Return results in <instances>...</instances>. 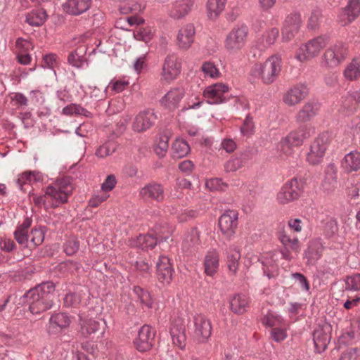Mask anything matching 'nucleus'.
Returning <instances> with one entry per match:
<instances>
[{"label":"nucleus","mask_w":360,"mask_h":360,"mask_svg":"<svg viewBox=\"0 0 360 360\" xmlns=\"http://www.w3.org/2000/svg\"><path fill=\"white\" fill-rule=\"evenodd\" d=\"M185 91L182 87L172 88L160 100L162 105L169 110H174L184 96Z\"/></svg>","instance_id":"21"},{"label":"nucleus","mask_w":360,"mask_h":360,"mask_svg":"<svg viewBox=\"0 0 360 360\" xmlns=\"http://www.w3.org/2000/svg\"><path fill=\"white\" fill-rule=\"evenodd\" d=\"M80 333L84 338H88L91 335L96 333L101 329V322L89 319H80Z\"/></svg>","instance_id":"36"},{"label":"nucleus","mask_w":360,"mask_h":360,"mask_svg":"<svg viewBox=\"0 0 360 360\" xmlns=\"http://www.w3.org/2000/svg\"><path fill=\"white\" fill-rule=\"evenodd\" d=\"M46 11L41 5L32 9L25 15V22L32 27H40L44 24L48 19Z\"/></svg>","instance_id":"29"},{"label":"nucleus","mask_w":360,"mask_h":360,"mask_svg":"<svg viewBox=\"0 0 360 360\" xmlns=\"http://www.w3.org/2000/svg\"><path fill=\"white\" fill-rule=\"evenodd\" d=\"M344 76L350 81L360 78V56L354 58L347 65L344 71Z\"/></svg>","instance_id":"40"},{"label":"nucleus","mask_w":360,"mask_h":360,"mask_svg":"<svg viewBox=\"0 0 360 360\" xmlns=\"http://www.w3.org/2000/svg\"><path fill=\"white\" fill-rule=\"evenodd\" d=\"M129 85V82L124 79H112L108 84V87L111 88L115 93H120L124 91Z\"/></svg>","instance_id":"58"},{"label":"nucleus","mask_w":360,"mask_h":360,"mask_svg":"<svg viewBox=\"0 0 360 360\" xmlns=\"http://www.w3.org/2000/svg\"><path fill=\"white\" fill-rule=\"evenodd\" d=\"M346 290L358 291L360 290V274H356L349 276L346 280Z\"/></svg>","instance_id":"53"},{"label":"nucleus","mask_w":360,"mask_h":360,"mask_svg":"<svg viewBox=\"0 0 360 360\" xmlns=\"http://www.w3.org/2000/svg\"><path fill=\"white\" fill-rule=\"evenodd\" d=\"M274 254L272 252L267 253L266 256L262 257L261 263L263 266L264 274L271 278L274 276V273L277 270L276 261L274 259Z\"/></svg>","instance_id":"38"},{"label":"nucleus","mask_w":360,"mask_h":360,"mask_svg":"<svg viewBox=\"0 0 360 360\" xmlns=\"http://www.w3.org/2000/svg\"><path fill=\"white\" fill-rule=\"evenodd\" d=\"M205 184L211 191H224L227 187V184L219 178L211 179Z\"/></svg>","instance_id":"54"},{"label":"nucleus","mask_w":360,"mask_h":360,"mask_svg":"<svg viewBox=\"0 0 360 360\" xmlns=\"http://www.w3.org/2000/svg\"><path fill=\"white\" fill-rule=\"evenodd\" d=\"M140 196L145 199H151L156 202H162L165 198V192L162 186L156 182L146 185L139 192Z\"/></svg>","instance_id":"20"},{"label":"nucleus","mask_w":360,"mask_h":360,"mask_svg":"<svg viewBox=\"0 0 360 360\" xmlns=\"http://www.w3.org/2000/svg\"><path fill=\"white\" fill-rule=\"evenodd\" d=\"M205 273L213 276L219 269V255L215 250L209 251L204 259Z\"/></svg>","instance_id":"32"},{"label":"nucleus","mask_w":360,"mask_h":360,"mask_svg":"<svg viewBox=\"0 0 360 360\" xmlns=\"http://www.w3.org/2000/svg\"><path fill=\"white\" fill-rule=\"evenodd\" d=\"M279 30L278 28L274 27L266 31L262 35V42L264 46H269L274 44L278 37Z\"/></svg>","instance_id":"49"},{"label":"nucleus","mask_w":360,"mask_h":360,"mask_svg":"<svg viewBox=\"0 0 360 360\" xmlns=\"http://www.w3.org/2000/svg\"><path fill=\"white\" fill-rule=\"evenodd\" d=\"M229 86L223 83H216L207 86L203 96L210 104H221L228 101L226 95L229 92Z\"/></svg>","instance_id":"10"},{"label":"nucleus","mask_w":360,"mask_h":360,"mask_svg":"<svg viewBox=\"0 0 360 360\" xmlns=\"http://www.w3.org/2000/svg\"><path fill=\"white\" fill-rule=\"evenodd\" d=\"M157 238L159 243L167 241V240L170 237L173 229L172 226H169L167 224H157L153 230L150 231Z\"/></svg>","instance_id":"42"},{"label":"nucleus","mask_w":360,"mask_h":360,"mask_svg":"<svg viewBox=\"0 0 360 360\" xmlns=\"http://www.w3.org/2000/svg\"><path fill=\"white\" fill-rule=\"evenodd\" d=\"M249 30L245 25H236L227 34L224 45L227 53L236 54L245 46L247 41Z\"/></svg>","instance_id":"4"},{"label":"nucleus","mask_w":360,"mask_h":360,"mask_svg":"<svg viewBox=\"0 0 360 360\" xmlns=\"http://www.w3.org/2000/svg\"><path fill=\"white\" fill-rule=\"evenodd\" d=\"M238 214L236 210L226 211L219 219V226L223 236L231 240L238 226Z\"/></svg>","instance_id":"9"},{"label":"nucleus","mask_w":360,"mask_h":360,"mask_svg":"<svg viewBox=\"0 0 360 360\" xmlns=\"http://www.w3.org/2000/svg\"><path fill=\"white\" fill-rule=\"evenodd\" d=\"M193 335L199 342H205L211 335L212 326L210 321L202 314L193 317Z\"/></svg>","instance_id":"11"},{"label":"nucleus","mask_w":360,"mask_h":360,"mask_svg":"<svg viewBox=\"0 0 360 360\" xmlns=\"http://www.w3.org/2000/svg\"><path fill=\"white\" fill-rule=\"evenodd\" d=\"M194 0H175L169 9V15L174 19H181L186 16L192 10Z\"/></svg>","instance_id":"26"},{"label":"nucleus","mask_w":360,"mask_h":360,"mask_svg":"<svg viewBox=\"0 0 360 360\" xmlns=\"http://www.w3.org/2000/svg\"><path fill=\"white\" fill-rule=\"evenodd\" d=\"M303 181L293 178L286 182L277 194V200L280 204L285 205L294 201L300 196L303 191Z\"/></svg>","instance_id":"6"},{"label":"nucleus","mask_w":360,"mask_h":360,"mask_svg":"<svg viewBox=\"0 0 360 360\" xmlns=\"http://www.w3.org/2000/svg\"><path fill=\"white\" fill-rule=\"evenodd\" d=\"M79 248V243L76 239H70L64 244V251L68 255H73Z\"/></svg>","instance_id":"57"},{"label":"nucleus","mask_w":360,"mask_h":360,"mask_svg":"<svg viewBox=\"0 0 360 360\" xmlns=\"http://www.w3.org/2000/svg\"><path fill=\"white\" fill-rule=\"evenodd\" d=\"M117 184L115 176L113 174L108 175L105 181L101 185V189L105 191H112Z\"/></svg>","instance_id":"64"},{"label":"nucleus","mask_w":360,"mask_h":360,"mask_svg":"<svg viewBox=\"0 0 360 360\" xmlns=\"http://www.w3.org/2000/svg\"><path fill=\"white\" fill-rule=\"evenodd\" d=\"M360 13V0H348L347 5L342 9L339 15L340 21L342 25H347Z\"/></svg>","instance_id":"22"},{"label":"nucleus","mask_w":360,"mask_h":360,"mask_svg":"<svg viewBox=\"0 0 360 360\" xmlns=\"http://www.w3.org/2000/svg\"><path fill=\"white\" fill-rule=\"evenodd\" d=\"M278 238L285 249L291 250L295 254L300 252V245L297 237H292L285 231H282L278 234Z\"/></svg>","instance_id":"35"},{"label":"nucleus","mask_w":360,"mask_h":360,"mask_svg":"<svg viewBox=\"0 0 360 360\" xmlns=\"http://www.w3.org/2000/svg\"><path fill=\"white\" fill-rule=\"evenodd\" d=\"M320 105L316 101H308L299 110L295 116V122L301 124L311 121L319 112Z\"/></svg>","instance_id":"19"},{"label":"nucleus","mask_w":360,"mask_h":360,"mask_svg":"<svg viewBox=\"0 0 360 360\" xmlns=\"http://www.w3.org/2000/svg\"><path fill=\"white\" fill-rule=\"evenodd\" d=\"M70 319L65 313L53 314L50 318V325L53 328H63L68 326Z\"/></svg>","instance_id":"46"},{"label":"nucleus","mask_w":360,"mask_h":360,"mask_svg":"<svg viewBox=\"0 0 360 360\" xmlns=\"http://www.w3.org/2000/svg\"><path fill=\"white\" fill-rule=\"evenodd\" d=\"M14 238L18 244L21 245L23 247H27L28 244V231L16 228L14 231Z\"/></svg>","instance_id":"55"},{"label":"nucleus","mask_w":360,"mask_h":360,"mask_svg":"<svg viewBox=\"0 0 360 360\" xmlns=\"http://www.w3.org/2000/svg\"><path fill=\"white\" fill-rule=\"evenodd\" d=\"M226 0H208L207 8L210 18H217L224 10Z\"/></svg>","instance_id":"43"},{"label":"nucleus","mask_w":360,"mask_h":360,"mask_svg":"<svg viewBox=\"0 0 360 360\" xmlns=\"http://www.w3.org/2000/svg\"><path fill=\"white\" fill-rule=\"evenodd\" d=\"M336 184V174L334 169V166L330 165L326 171V177L323 181V186H326L327 184H329L330 187L326 188V189L330 190L331 188L335 186Z\"/></svg>","instance_id":"52"},{"label":"nucleus","mask_w":360,"mask_h":360,"mask_svg":"<svg viewBox=\"0 0 360 360\" xmlns=\"http://www.w3.org/2000/svg\"><path fill=\"white\" fill-rule=\"evenodd\" d=\"M322 17L321 11L319 9H314L309 18L308 26L310 29H316L319 24L320 19Z\"/></svg>","instance_id":"60"},{"label":"nucleus","mask_w":360,"mask_h":360,"mask_svg":"<svg viewBox=\"0 0 360 360\" xmlns=\"http://www.w3.org/2000/svg\"><path fill=\"white\" fill-rule=\"evenodd\" d=\"M252 155L249 152L242 153L238 155L231 158L224 164L226 172H234L248 165Z\"/></svg>","instance_id":"28"},{"label":"nucleus","mask_w":360,"mask_h":360,"mask_svg":"<svg viewBox=\"0 0 360 360\" xmlns=\"http://www.w3.org/2000/svg\"><path fill=\"white\" fill-rule=\"evenodd\" d=\"M342 167L347 173L360 169V153L352 151L345 155L342 161Z\"/></svg>","instance_id":"31"},{"label":"nucleus","mask_w":360,"mask_h":360,"mask_svg":"<svg viewBox=\"0 0 360 360\" xmlns=\"http://www.w3.org/2000/svg\"><path fill=\"white\" fill-rule=\"evenodd\" d=\"M200 232L197 228H192L183 241L182 248L186 251H192L198 248L200 243Z\"/></svg>","instance_id":"34"},{"label":"nucleus","mask_w":360,"mask_h":360,"mask_svg":"<svg viewBox=\"0 0 360 360\" xmlns=\"http://www.w3.org/2000/svg\"><path fill=\"white\" fill-rule=\"evenodd\" d=\"M185 326L181 319H177L172 321L170 328V335L173 343L181 349L186 346V337L185 334Z\"/></svg>","instance_id":"23"},{"label":"nucleus","mask_w":360,"mask_h":360,"mask_svg":"<svg viewBox=\"0 0 360 360\" xmlns=\"http://www.w3.org/2000/svg\"><path fill=\"white\" fill-rule=\"evenodd\" d=\"M190 152V146L182 139L176 138L172 146V156L175 159H180L186 156Z\"/></svg>","instance_id":"37"},{"label":"nucleus","mask_w":360,"mask_h":360,"mask_svg":"<svg viewBox=\"0 0 360 360\" xmlns=\"http://www.w3.org/2000/svg\"><path fill=\"white\" fill-rule=\"evenodd\" d=\"M81 302L80 295L76 292H70L64 298V304L67 307H76Z\"/></svg>","instance_id":"59"},{"label":"nucleus","mask_w":360,"mask_h":360,"mask_svg":"<svg viewBox=\"0 0 360 360\" xmlns=\"http://www.w3.org/2000/svg\"><path fill=\"white\" fill-rule=\"evenodd\" d=\"M329 143V134L323 132L311 143L309 151L307 155V160L311 165L319 164L324 156Z\"/></svg>","instance_id":"7"},{"label":"nucleus","mask_w":360,"mask_h":360,"mask_svg":"<svg viewBox=\"0 0 360 360\" xmlns=\"http://www.w3.org/2000/svg\"><path fill=\"white\" fill-rule=\"evenodd\" d=\"M69 64L76 68H81L84 62L82 56L78 55L76 51H72L68 57Z\"/></svg>","instance_id":"63"},{"label":"nucleus","mask_w":360,"mask_h":360,"mask_svg":"<svg viewBox=\"0 0 360 360\" xmlns=\"http://www.w3.org/2000/svg\"><path fill=\"white\" fill-rule=\"evenodd\" d=\"M156 268L158 281L163 285L169 284L172 280L174 271L169 259L165 255L160 256Z\"/></svg>","instance_id":"17"},{"label":"nucleus","mask_w":360,"mask_h":360,"mask_svg":"<svg viewBox=\"0 0 360 360\" xmlns=\"http://www.w3.org/2000/svg\"><path fill=\"white\" fill-rule=\"evenodd\" d=\"M308 94V89L304 84H298L291 88L285 94L283 100L288 105H295L303 100Z\"/></svg>","instance_id":"27"},{"label":"nucleus","mask_w":360,"mask_h":360,"mask_svg":"<svg viewBox=\"0 0 360 360\" xmlns=\"http://www.w3.org/2000/svg\"><path fill=\"white\" fill-rule=\"evenodd\" d=\"M55 285L53 282L42 283L29 290V293L38 294L39 298L53 304Z\"/></svg>","instance_id":"30"},{"label":"nucleus","mask_w":360,"mask_h":360,"mask_svg":"<svg viewBox=\"0 0 360 360\" xmlns=\"http://www.w3.org/2000/svg\"><path fill=\"white\" fill-rule=\"evenodd\" d=\"M155 330L150 326L144 325L139 330L138 337L134 340L136 349L140 352L150 350L154 345Z\"/></svg>","instance_id":"12"},{"label":"nucleus","mask_w":360,"mask_h":360,"mask_svg":"<svg viewBox=\"0 0 360 360\" xmlns=\"http://www.w3.org/2000/svg\"><path fill=\"white\" fill-rule=\"evenodd\" d=\"M73 186L69 179H62L45 189V197L49 198L50 207H56L68 202V197L72 194Z\"/></svg>","instance_id":"3"},{"label":"nucleus","mask_w":360,"mask_h":360,"mask_svg":"<svg viewBox=\"0 0 360 360\" xmlns=\"http://www.w3.org/2000/svg\"><path fill=\"white\" fill-rule=\"evenodd\" d=\"M91 4L92 0H66L62 8L67 14L77 16L87 11Z\"/></svg>","instance_id":"18"},{"label":"nucleus","mask_w":360,"mask_h":360,"mask_svg":"<svg viewBox=\"0 0 360 360\" xmlns=\"http://www.w3.org/2000/svg\"><path fill=\"white\" fill-rule=\"evenodd\" d=\"M270 334L271 338L276 342L284 340L287 337L286 331L279 327L272 328Z\"/></svg>","instance_id":"62"},{"label":"nucleus","mask_w":360,"mask_h":360,"mask_svg":"<svg viewBox=\"0 0 360 360\" xmlns=\"http://www.w3.org/2000/svg\"><path fill=\"white\" fill-rule=\"evenodd\" d=\"M248 304V297L241 293L235 295L230 300V309L233 313L237 314H243L246 311Z\"/></svg>","instance_id":"33"},{"label":"nucleus","mask_w":360,"mask_h":360,"mask_svg":"<svg viewBox=\"0 0 360 360\" xmlns=\"http://www.w3.org/2000/svg\"><path fill=\"white\" fill-rule=\"evenodd\" d=\"M281 57L273 55L263 63L255 64L250 71L253 77L260 78L265 84L273 83L278 77L281 68Z\"/></svg>","instance_id":"1"},{"label":"nucleus","mask_w":360,"mask_h":360,"mask_svg":"<svg viewBox=\"0 0 360 360\" xmlns=\"http://www.w3.org/2000/svg\"><path fill=\"white\" fill-rule=\"evenodd\" d=\"M262 322L264 325L274 328L278 327L282 323L283 319L278 315L273 313H268L264 316Z\"/></svg>","instance_id":"47"},{"label":"nucleus","mask_w":360,"mask_h":360,"mask_svg":"<svg viewBox=\"0 0 360 360\" xmlns=\"http://www.w3.org/2000/svg\"><path fill=\"white\" fill-rule=\"evenodd\" d=\"M254 122L252 118L247 116L244 120L243 126L240 127V132L244 136H249L253 133Z\"/></svg>","instance_id":"61"},{"label":"nucleus","mask_w":360,"mask_h":360,"mask_svg":"<svg viewBox=\"0 0 360 360\" xmlns=\"http://www.w3.org/2000/svg\"><path fill=\"white\" fill-rule=\"evenodd\" d=\"M302 24L300 13H294L288 15L282 28V40L289 41L298 32Z\"/></svg>","instance_id":"14"},{"label":"nucleus","mask_w":360,"mask_h":360,"mask_svg":"<svg viewBox=\"0 0 360 360\" xmlns=\"http://www.w3.org/2000/svg\"><path fill=\"white\" fill-rule=\"evenodd\" d=\"M157 118L155 112L152 109L141 111L134 118L132 129L136 132H143L155 124Z\"/></svg>","instance_id":"13"},{"label":"nucleus","mask_w":360,"mask_h":360,"mask_svg":"<svg viewBox=\"0 0 360 360\" xmlns=\"http://www.w3.org/2000/svg\"><path fill=\"white\" fill-rule=\"evenodd\" d=\"M137 243L142 249H153L159 241L155 237L153 233L150 231L148 234L140 235L137 239Z\"/></svg>","instance_id":"44"},{"label":"nucleus","mask_w":360,"mask_h":360,"mask_svg":"<svg viewBox=\"0 0 360 360\" xmlns=\"http://www.w3.org/2000/svg\"><path fill=\"white\" fill-rule=\"evenodd\" d=\"M169 137L167 135H162L160 137V141L155 148V153L160 158L164 157L169 148Z\"/></svg>","instance_id":"50"},{"label":"nucleus","mask_w":360,"mask_h":360,"mask_svg":"<svg viewBox=\"0 0 360 360\" xmlns=\"http://www.w3.org/2000/svg\"><path fill=\"white\" fill-rule=\"evenodd\" d=\"M347 48L342 43H337L324 52L323 65L327 68H335L340 64L347 56Z\"/></svg>","instance_id":"8"},{"label":"nucleus","mask_w":360,"mask_h":360,"mask_svg":"<svg viewBox=\"0 0 360 360\" xmlns=\"http://www.w3.org/2000/svg\"><path fill=\"white\" fill-rule=\"evenodd\" d=\"M195 29L188 23L181 27L177 34V44L181 49H188L194 41Z\"/></svg>","instance_id":"24"},{"label":"nucleus","mask_w":360,"mask_h":360,"mask_svg":"<svg viewBox=\"0 0 360 360\" xmlns=\"http://www.w3.org/2000/svg\"><path fill=\"white\" fill-rule=\"evenodd\" d=\"M181 68L177 57L174 54L168 55L162 64V78L167 82L173 81L180 74Z\"/></svg>","instance_id":"15"},{"label":"nucleus","mask_w":360,"mask_h":360,"mask_svg":"<svg viewBox=\"0 0 360 360\" xmlns=\"http://www.w3.org/2000/svg\"><path fill=\"white\" fill-rule=\"evenodd\" d=\"M44 235L45 233L42 227L32 229L30 233L31 243L35 247L39 245L44 240Z\"/></svg>","instance_id":"51"},{"label":"nucleus","mask_w":360,"mask_h":360,"mask_svg":"<svg viewBox=\"0 0 360 360\" xmlns=\"http://www.w3.org/2000/svg\"><path fill=\"white\" fill-rule=\"evenodd\" d=\"M133 291L139 300L142 306H145L148 309L152 307L153 300L150 293L147 290L143 289L140 286H134Z\"/></svg>","instance_id":"45"},{"label":"nucleus","mask_w":360,"mask_h":360,"mask_svg":"<svg viewBox=\"0 0 360 360\" xmlns=\"http://www.w3.org/2000/svg\"><path fill=\"white\" fill-rule=\"evenodd\" d=\"M327 44L326 37L323 36L315 37L300 47L295 58L301 62L310 60L317 56Z\"/></svg>","instance_id":"5"},{"label":"nucleus","mask_w":360,"mask_h":360,"mask_svg":"<svg viewBox=\"0 0 360 360\" xmlns=\"http://www.w3.org/2000/svg\"><path fill=\"white\" fill-rule=\"evenodd\" d=\"M201 69L206 75L210 77L214 78L219 75V71L213 63L205 62Z\"/></svg>","instance_id":"56"},{"label":"nucleus","mask_w":360,"mask_h":360,"mask_svg":"<svg viewBox=\"0 0 360 360\" xmlns=\"http://www.w3.org/2000/svg\"><path fill=\"white\" fill-rule=\"evenodd\" d=\"M226 254V264L228 269L229 271L231 272L233 274H236L239 266L240 253L239 250H237L236 248L230 247L229 249L227 250Z\"/></svg>","instance_id":"39"},{"label":"nucleus","mask_w":360,"mask_h":360,"mask_svg":"<svg viewBox=\"0 0 360 360\" xmlns=\"http://www.w3.org/2000/svg\"><path fill=\"white\" fill-rule=\"evenodd\" d=\"M313 133L314 130L310 125L300 124L297 129L292 131L280 141L278 144V150L288 156L292 153V147L302 145L304 141L309 138Z\"/></svg>","instance_id":"2"},{"label":"nucleus","mask_w":360,"mask_h":360,"mask_svg":"<svg viewBox=\"0 0 360 360\" xmlns=\"http://www.w3.org/2000/svg\"><path fill=\"white\" fill-rule=\"evenodd\" d=\"M331 339L330 326H319L313 333V340L317 352L321 353L327 348Z\"/></svg>","instance_id":"16"},{"label":"nucleus","mask_w":360,"mask_h":360,"mask_svg":"<svg viewBox=\"0 0 360 360\" xmlns=\"http://www.w3.org/2000/svg\"><path fill=\"white\" fill-rule=\"evenodd\" d=\"M23 297L27 300L29 309L33 314H38L45 311L53 305V303L39 298L38 294L29 293V291Z\"/></svg>","instance_id":"25"},{"label":"nucleus","mask_w":360,"mask_h":360,"mask_svg":"<svg viewBox=\"0 0 360 360\" xmlns=\"http://www.w3.org/2000/svg\"><path fill=\"white\" fill-rule=\"evenodd\" d=\"M116 150V146L112 142H108L101 146L96 152V155L103 158L112 154Z\"/></svg>","instance_id":"48"},{"label":"nucleus","mask_w":360,"mask_h":360,"mask_svg":"<svg viewBox=\"0 0 360 360\" xmlns=\"http://www.w3.org/2000/svg\"><path fill=\"white\" fill-rule=\"evenodd\" d=\"M323 247L319 242H311L304 252V257L307 262L313 263L317 261L322 255Z\"/></svg>","instance_id":"41"}]
</instances>
